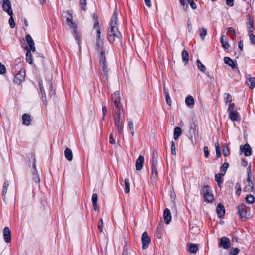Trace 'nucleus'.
<instances>
[{"instance_id": "obj_1", "label": "nucleus", "mask_w": 255, "mask_h": 255, "mask_svg": "<svg viewBox=\"0 0 255 255\" xmlns=\"http://www.w3.org/2000/svg\"><path fill=\"white\" fill-rule=\"evenodd\" d=\"M117 10H116L110 22V27L107 32V39L111 43L116 42L121 44L122 35L117 27Z\"/></svg>"}, {"instance_id": "obj_2", "label": "nucleus", "mask_w": 255, "mask_h": 255, "mask_svg": "<svg viewBox=\"0 0 255 255\" xmlns=\"http://www.w3.org/2000/svg\"><path fill=\"white\" fill-rule=\"evenodd\" d=\"M39 88L42 95L43 101H45V104H46V92L48 93L49 97H51L55 94V90L53 89L52 82L50 80L44 81V82L42 81H39Z\"/></svg>"}, {"instance_id": "obj_3", "label": "nucleus", "mask_w": 255, "mask_h": 255, "mask_svg": "<svg viewBox=\"0 0 255 255\" xmlns=\"http://www.w3.org/2000/svg\"><path fill=\"white\" fill-rule=\"evenodd\" d=\"M244 192L250 193H255L254 178L252 176L250 166L247 168V178L244 182Z\"/></svg>"}, {"instance_id": "obj_4", "label": "nucleus", "mask_w": 255, "mask_h": 255, "mask_svg": "<svg viewBox=\"0 0 255 255\" xmlns=\"http://www.w3.org/2000/svg\"><path fill=\"white\" fill-rule=\"evenodd\" d=\"M69 16L66 18L67 24L70 27V28L73 29V34L76 40L79 41L80 36L76 30L77 24L73 21L72 13L71 11H67L66 12Z\"/></svg>"}, {"instance_id": "obj_5", "label": "nucleus", "mask_w": 255, "mask_h": 255, "mask_svg": "<svg viewBox=\"0 0 255 255\" xmlns=\"http://www.w3.org/2000/svg\"><path fill=\"white\" fill-rule=\"evenodd\" d=\"M94 28L96 31V47L95 49L97 51L103 50V42L100 37L101 32L99 27V23L97 18L95 19V22L94 24Z\"/></svg>"}, {"instance_id": "obj_6", "label": "nucleus", "mask_w": 255, "mask_h": 255, "mask_svg": "<svg viewBox=\"0 0 255 255\" xmlns=\"http://www.w3.org/2000/svg\"><path fill=\"white\" fill-rule=\"evenodd\" d=\"M113 111L114 113V118L115 124L117 127L119 133L121 134L122 132L123 129L121 109H118V112H117L116 110Z\"/></svg>"}, {"instance_id": "obj_7", "label": "nucleus", "mask_w": 255, "mask_h": 255, "mask_svg": "<svg viewBox=\"0 0 255 255\" xmlns=\"http://www.w3.org/2000/svg\"><path fill=\"white\" fill-rule=\"evenodd\" d=\"M111 99L114 102L115 107L113 108V110H116L117 112H118V109H120L121 105L120 102L119 92L118 91L115 92L111 96Z\"/></svg>"}, {"instance_id": "obj_8", "label": "nucleus", "mask_w": 255, "mask_h": 255, "mask_svg": "<svg viewBox=\"0 0 255 255\" xmlns=\"http://www.w3.org/2000/svg\"><path fill=\"white\" fill-rule=\"evenodd\" d=\"M25 70L22 69H21L19 72L15 74L14 79V82L17 84H20L25 80Z\"/></svg>"}, {"instance_id": "obj_9", "label": "nucleus", "mask_w": 255, "mask_h": 255, "mask_svg": "<svg viewBox=\"0 0 255 255\" xmlns=\"http://www.w3.org/2000/svg\"><path fill=\"white\" fill-rule=\"evenodd\" d=\"M142 244V248L143 249H146L148 248V245L150 242V239L146 232H144L143 233L141 237Z\"/></svg>"}, {"instance_id": "obj_10", "label": "nucleus", "mask_w": 255, "mask_h": 255, "mask_svg": "<svg viewBox=\"0 0 255 255\" xmlns=\"http://www.w3.org/2000/svg\"><path fill=\"white\" fill-rule=\"evenodd\" d=\"M219 246L224 249H228L231 246L230 240L226 237H223L220 239Z\"/></svg>"}, {"instance_id": "obj_11", "label": "nucleus", "mask_w": 255, "mask_h": 255, "mask_svg": "<svg viewBox=\"0 0 255 255\" xmlns=\"http://www.w3.org/2000/svg\"><path fill=\"white\" fill-rule=\"evenodd\" d=\"M2 8L3 10L6 12L8 15H13V12L11 10V2L9 0H3Z\"/></svg>"}, {"instance_id": "obj_12", "label": "nucleus", "mask_w": 255, "mask_h": 255, "mask_svg": "<svg viewBox=\"0 0 255 255\" xmlns=\"http://www.w3.org/2000/svg\"><path fill=\"white\" fill-rule=\"evenodd\" d=\"M238 213L242 219H247V212L246 211V206L244 204H241L238 207Z\"/></svg>"}, {"instance_id": "obj_13", "label": "nucleus", "mask_w": 255, "mask_h": 255, "mask_svg": "<svg viewBox=\"0 0 255 255\" xmlns=\"http://www.w3.org/2000/svg\"><path fill=\"white\" fill-rule=\"evenodd\" d=\"M240 149L246 156H249L252 154V149L248 144L240 146Z\"/></svg>"}, {"instance_id": "obj_14", "label": "nucleus", "mask_w": 255, "mask_h": 255, "mask_svg": "<svg viewBox=\"0 0 255 255\" xmlns=\"http://www.w3.org/2000/svg\"><path fill=\"white\" fill-rule=\"evenodd\" d=\"M3 234L4 241L7 243H10L11 240V237L9 228L7 227H5L3 229Z\"/></svg>"}, {"instance_id": "obj_15", "label": "nucleus", "mask_w": 255, "mask_h": 255, "mask_svg": "<svg viewBox=\"0 0 255 255\" xmlns=\"http://www.w3.org/2000/svg\"><path fill=\"white\" fill-rule=\"evenodd\" d=\"M157 165V160L156 158L153 157L152 161V176L154 178H156L158 176Z\"/></svg>"}, {"instance_id": "obj_16", "label": "nucleus", "mask_w": 255, "mask_h": 255, "mask_svg": "<svg viewBox=\"0 0 255 255\" xmlns=\"http://www.w3.org/2000/svg\"><path fill=\"white\" fill-rule=\"evenodd\" d=\"M164 222L166 224H169L171 220V214L169 209L166 208L163 212Z\"/></svg>"}, {"instance_id": "obj_17", "label": "nucleus", "mask_w": 255, "mask_h": 255, "mask_svg": "<svg viewBox=\"0 0 255 255\" xmlns=\"http://www.w3.org/2000/svg\"><path fill=\"white\" fill-rule=\"evenodd\" d=\"M27 44L29 47L30 50L34 52L35 51V47L34 46V42L30 35H27L25 37Z\"/></svg>"}, {"instance_id": "obj_18", "label": "nucleus", "mask_w": 255, "mask_h": 255, "mask_svg": "<svg viewBox=\"0 0 255 255\" xmlns=\"http://www.w3.org/2000/svg\"><path fill=\"white\" fill-rule=\"evenodd\" d=\"M144 162V158L143 156L140 155L136 161V169L140 170L142 169Z\"/></svg>"}, {"instance_id": "obj_19", "label": "nucleus", "mask_w": 255, "mask_h": 255, "mask_svg": "<svg viewBox=\"0 0 255 255\" xmlns=\"http://www.w3.org/2000/svg\"><path fill=\"white\" fill-rule=\"evenodd\" d=\"M229 117L232 121H239L240 120L239 113L236 111H229Z\"/></svg>"}, {"instance_id": "obj_20", "label": "nucleus", "mask_w": 255, "mask_h": 255, "mask_svg": "<svg viewBox=\"0 0 255 255\" xmlns=\"http://www.w3.org/2000/svg\"><path fill=\"white\" fill-rule=\"evenodd\" d=\"M246 83L250 88L253 89L255 86V78L251 77L250 75L246 76Z\"/></svg>"}, {"instance_id": "obj_21", "label": "nucleus", "mask_w": 255, "mask_h": 255, "mask_svg": "<svg viewBox=\"0 0 255 255\" xmlns=\"http://www.w3.org/2000/svg\"><path fill=\"white\" fill-rule=\"evenodd\" d=\"M216 212L218 215V216L219 218L222 217L225 214V209L223 204L221 203H219L218 204Z\"/></svg>"}, {"instance_id": "obj_22", "label": "nucleus", "mask_w": 255, "mask_h": 255, "mask_svg": "<svg viewBox=\"0 0 255 255\" xmlns=\"http://www.w3.org/2000/svg\"><path fill=\"white\" fill-rule=\"evenodd\" d=\"M22 118L23 124L26 126H29L30 124L31 119V117L29 115L27 114H24L22 115Z\"/></svg>"}, {"instance_id": "obj_23", "label": "nucleus", "mask_w": 255, "mask_h": 255, "mask_svg": "<svg viewBox=\"0 0 255 255\" xmlns=\"http://www.w3.org/2000/svg\"><path fill=\"white\" fill-rule=\"evenodd\" d=\"M221 43L222 47L224 49H228L229 47V44L227 37L225 35H222L221 38Z\"/></svg>"}, {"instance_id": "obj_24", "label": "nucleus", "mask_w": 255, "mask_h": 255, "mask_svg": "<svg viewBox=\"0 0 255 255\" xmlns=\"http://www.w3.org/2000/svg\"><path fill=\"white\" fill-rule=\"evenodd\" d=\"M224 62L231 66L233 69L236 68V64H235L233 60L229 57H225L224 58Z\"/></svg>"}, {"instance_id": "obj_25", "label": "nucleus", "mask_w": 255, "mask_h": 255, "mask_svg": "<svg viewBox=\"0 0 255 255\" xmlns=\"http://www.w3.org/2000/svg\"><path fill=\"white\" fill-rule=\"evenodd\" d=\"M185 103L187 106L192 108L194 105V99L192 96H188L186 98Z\"/></svg>"}, {"instance_id": "obj_26", "label": "nucleus", "mask_w": 255, "mask_h": 255, "mask_svg": "<svg viewBox=\"0 0 255 255\" xmlns=\"http://www.w3.org/2000/svg\"><path fill=\"white\" fill-rule=\"evenodd\" d=\"M64 155L65 158L68 161H71L73 159V154L72 151L69 148H66L64 151Z\"/></svg>"}, {"instance_id": "obj_27", "label": "nucleus", "mask_w": 255, "mask_h": 255, "mask_svg": "<svg viewBox=\"0 0 255 255\" xmlns=\"http://www.w3.org/2000/svg\"><path fill=\"white\" fill-rule=\"evenodd\" d=\"M98 196L97 194L94 193L92 196V203L94 210L96 211L98 209V206L97 204Z\"/></svg>"}, {"instance_id": "obj_28", "label": "nucleus", "mask_w": 255, "mask_h": 255, "mask_svg": "<svg viewBox=\"0 0 255 255\" xmlns=\"http://www.w3.org/2000/svg\"><path fill=\"white\" fill-rule=\"evenodd\" d=\"M181 128L179 127H176L174 130V138L177 140L181 133Z\"/></svg>"}, {"instance_id": "obj_29", "label": "nucleus", "mask_w": 255, "mask_h": 255, "mask_svg": "<svg viewBox=\"0 0 255 255\" xmlns=\"http://www.w3.org/2000/svg\"><path fill=\"white\" fill-rule=\"evenodd\" d=\"M181 55L182 61L185 63V64H186L189 60V54L188 51L186 50H183Z\"/></svg>"}, {"instance_id": "obj_30", "label": "nucleus", "mask_w": 255, "mask_h": 255, "mask_svg": "<svg viewBox=\"0 0 255 255\" xmlns=\"http://www.w3.org/2000/svg\"><path fill=\"white\" fill-rule=\"evenodd\" d=\"M99 63L100 65L103 64V63H106V60L105 56V50H101L100 55L99 56Z\"/></svg>"}, {"instance_id": "obj_31", "label": "nucleus", "mask_w": 255, "mask_h": 255, "mask_svg": "<svg viewBox=\"0 0 255 255\" xmlns=\"http://www.w3.org/2000/svg\"><path fill=\"white\" fill-rule=\"evenodd\" d=\"M227 34L231 37L233 40H235L236 38V34L235 30L232 27H229L227 29Z\"/></svg>"}, {"instance_id": "obj_32", "label": "nucleus", "mask_w": 255, "mask_h": 255, "mask_svg": "<svg viewBox=\"0 0 255 255\" xmlns=\"http://www.w3.org/2000/svg\"><path fill=\"white\" fill-rule=\"evenodd\" d=\"M224 173H220L218 174H217L215 176V181L217 182L218 185L219 187H220L222 181L221 180V179L222 177L224 176Z\"/></svg>"}, {"instance_id": "obj_33", "label": "nucleus", "mask_w": 255, "mask_h": 255, "mask_svg": "<svg viewBox=\"0 0 255 255\" xmlns=\"http://www.w3.org/2000/svg\"><path fill=\"white\" fill-rule=\"evenodd\" d=\"M204 197L205 200L208 202H211L214 199V196L211 192L204 195Z\"/></svg>"}, {"instance_id": "obj_34", "label": "nucleus", "mask_w": 255, "mask_h": 255, "mask_svg": "<svg viewBox=\"0 0 255 255\" xmlns=\"http://www.w3.org/2000/svg\"><path fill=\"white\" fill-rule=\"evenodd\" d=\"M125 192L126 193H128L130 191V183L128 179H125Z\"/></svg>"}, {"instance_id": "obj_35", "label": "nucleus", "mask_w": 255, "mask_h": 255, "mask_svg": "<svg viewBox=\"0 0 255 255\" xmlns=\"http://www.w3.org/2000/svg\"><path fill=\"white\" fill-rule=\"evenodd\" d=\"M246 202L249 204L253 203L255 201V198L253 195L252 194H249L247 195L245 197Z\"/></svg>"}, {"instance_id": "obj_36", "label": "nucleus", "mask_w": 255, "mask_h": 255, "mask_svg": "<svg viewBox=\"0 0 255 255\" xmlns=\"http://www.w3.org/2000/svg\"><path fill=\"white\" fill-rule=\"evenodd\" d=\"M215 147L216 148V156L217 158H220L221 156V153L220 149V145L218 142L215 143Z\"/></svg>"}, {"instance_id": "obj_37", "label": "nucleus", "mask_w": 255, "mask_h": 255, "mask_svg": "<svg viewBox=\"0 0 255 255\" xmlns=\"http://www.w3.org/2000/svg\"><path fill=\"white\" fill-rule=\"evenodd\" d=\"M222 148L223 155L226 157L229 156L230 155V150L227 145L224 144Z\"/></svg>"}, {"instance_id": "obj_38", "label": "nucleus", "mask_w": 255, "mask_h": 255, "mask_svg": "<svg viewBox=\"0 0 255 255\" xmlns=\"http://www.w3.org/2000/svg\"><path fill=\"white\" fill-rule=\"evenodd\" d=\"M100 66L102 69L104 75L106 76V78H107L108 74V69L107 68V63L105 64L103 63V64L100 65Z\"/></svg>"}, {"instance_id": "obj_39", "label": "nucleus", "mask_w": 255, "mask_h": 255, "mask_svg": "<svg viewBox=\"0 0 255 255\" xmlns=\"http://www.w3.org/2000/svg\"><path fill=\"white\" fill-rule=\"evenodd\" d=\"M31 50H28L26 53V60L29 64H32L33 62V60L32 58V54L31 53Z\"/></svg>"}, {"instance_id": "obj_40", "label": "nucleus", "mask_w": 255, "mask_h": 255, "mask_svg": "<svg viewBox=\"0 0 255 255\" xmlns=\"http://www.w3.org/2000/svg\"><path fill=\"white\" fill-rule=\"evenodd\" d=\"M247 25L248 26V32L249 33H252L253 31V21L252 20L250 19V17H249V21L247 23Z\"/></svg>"}, {"instance_id": "obj_41", "label": "nucleus", "mask_w": 255, "mask_h": 255, "mask_svg": "<svg viewBox=\"0 0 255 255\" xmlns=\"http://www.w3.org/2000/svg\"><path fill=\"white\" fill-rule=\"evenodd\" d=\"M196 62L198 69L202 72H205L206 70L205 66L201 63V62L199 59H197Z\"/></svg>"}, {"instance_id": "obj_42", "label": "nucleus", "mask_w": 255, "mask_h": 255, "mask_svg": "<svg viewBox=\"0 0 255 255\" xmlns=\"http://www.w3.org/2000/svg\"><path fill=\"white\" fill-rule=\"evenodd\" d=\"M224 101L226 104L228 102L229 103H231L232 101L231 95L229 93H225L224 94Z\"/></svg>"}, {"instance_id": "obj_43", "label": "nucleus", "mask_w": 255, "mask_h": 255, "mask_svg": "<svg viewBox=\"0 0 255 255\" xmlns=\"http://www.w3.org/2000/svg\"><path fill=\"white\" fill-rule=\"evenodd\" d=\"M207 29L204 28H202L200 29V36L202 40L204 39L206 35L207 34Z\"/></svg>"}, {"instance_id": "obj_44", "label": "nucleus", "mask_w": 255, "mask_h": 255, "mask_svg": "<svg viewBox=\"0 0 255 255\" xmlns=\"http://www.w3.org/2000/svg\"><path fill=\"white\" fill-rule=\"evenodd\" d=\"M198 250V246L196 244H190L189 246V251L191 253H195Z\"/></svg>"}, {"instance_id": "obj_45", "label": "nucleus", "mask_w": 255, "mask_h": 255, "mask_svg": "<svg viewBox=\"0 0 255 255\" xmlns=\"http://www.w3.org/2000/svg\"><path fill=\"white\" fill-rule=\"evenodd\" d=\"M9 186V184L8 183V181H6L4 183V184H3V191H2V196H4L5 195V194H6L7 193V188Z\"/></svg>"}, {"instance_id": "obj_46", "label": "nucleus", "mask_w": 255, "mask_h": 255, "mask_svg": "<svg viewBox=\"0 0 255 255\" xmlns=\"http://www.w3.org/2000/svg\"><path fill=\"white\" fill-rule=\"evenodd\" d=\"M235 188L236 189V194L238 196H240L241 192V187L240 184L237 183L235 185Z\"/></svg>"}, {"instance_id": "obj_47", "label": "nucleus", "mask_w": 255, "mask_h": 255, "mask_svg": "<svg viewBox=\"0 0 255 255\" xmlns=\"http://www.w3.org/2000/svg\"><path fill=\"white\" fill-rule=\"evenodd\" d=\"M203 192L204 195L209 193H211V190L210 187L208 185H204L203 188Z\"/></svg>"}, {"instance_id": "obj_48", "label": "nucleus", "mask_w": 255, "mask_h": 255, "mask_svg": "<svg viewBox=\"0 0 255 255\" xmlns=\"http://www.w3.org/2000/svg\"><path fill=\"white\" fill-rule=\"evenodd\" d=\"M80 4L81 9L85 11L86 6V0H80Z\"/></svg>"}, {"instance_id": "obj_49", "label": "nucleus", "mask_w": 255, "mask_h": 255, "mask_svg": "<svg viewBox=\"0 0 255 255\" xmlns=\"http://www.w3.org/2000/svg\"><path fill=\"white\" fill-rule=\"evenodd\" d=\"M228 167H229V164L227 162H225L223 164V165H222V166H221V170L222 172H223L225 174V173L226 172Z\"/></svg>"}, {"instance_id": "obj_50", "label": "nucleus", "mask_w": 255, "mask_h": 255, "mask_svg": "<svg viewBox=\"0 0 255 255\" xmlns=\"http://www.w3.org/2000/svg\"><path fill=\"white\" fill-rule=\"evenodd\" d=\"M10 16V18L9 19V23L11 28H13L15 25L14 21V19L12 17V15H9Z\"/></svg>"}, {"instance_id": "obj_51", "label": "nucleus", "mask_w": 255, "mask_h": 255, "mask_svg": "<svg viewBox=\"0 0 255 255\" xmlns=\"http://www.w3.org/2000/svg\"><path fill=\"white\" fill-rule=\"evenodd\" d=\"M6 69L4 65H3L2 63H0V74H4L6 73Z\"/></svg>"}, {"instance_id": "obj_52", "label": "nucleus", "mask_w": 255, "mask_h": 255, "mask_svg": "<svg viewBox=\"0 0 255 255\" xmlns=\"http://www.w3.org/2000/svg\"><path fill=\"white\" fill-rule=\"evenodd\" d=\"M171 154L173 155H175L176 154V148L175 146L174 142L173 141H171Z\"/></svg>"}, {"instance_id": "obj_53", "label": "nucleus", "mask_w": 255, "mask_h": 255, "mask_svg": "<svg viewBox=\"0 0 255 255\" xmlns=\"http://www.w3.org/2000/svg\"><path fill=\"white\" fill-rule=\"evenodd\" d=\"M33 179L36 183H38L40 181V178L37 174V171L33 174Z\"/></svg>"}, {"instance_id": "obj_54", "label": "nucleus", "mask_w": 255, "mask_h": 255, "mask_svg": "<svg viewBox=\"0 0 255 255\" xmlns=\"http://www.w3.org/2000/svg\"><path fill=\"white\" fill-rule=\"evenodd\" d=\"M233 111H236L235 110V105L234 103L231 102V103H229V105L228 106V112Z\"/></svg>"}, {"instance_id": "obj_55", "label": "nucleus", "mask_w": 255, "mask_h": 255, "mask_svg": "<svg viewBox=\"0 0 255 255\" xmlns=\"http://www.w3.org/2000/svg\"><path fill=\"white\" fill-rule=\"evenodd\" d=\"M103 221L102 219H100L99 223H98V229L99 230L100 232H102L103 231Z\"/></svg>"}, {"instance_id": "obj_56", "label": "nucleus", "mask_w": 255, "mask_h": 255, "mask_svg": "<svg viewBox=\"0 0 255 255\" xmlns=\"http://www.w3.org/2000/svg\"><path fill=\"white\" fill-rule=\"evenodd\" d=\"M249 38L252 44H255V36L252 33H249Z\"/></svg>"}, {"instance_id": "obj_57", "label": "nucleus", "mask_w": 255, "mask_h": 255, "mask_svg": "<svg viewBox=\"0 0 255 255\" xmlns=\"http://www.w3.org/2000/svg\"><path fill=\"white\" fill-rule=\"evenodd\" d=\"M240 251V250L238 248H234L232 251L230 252L229 255H237Z\"/></svg>"}, {"instance_id": "obj_58", "label": "nucleus", "mask_w": 255, "mask_h": 255, "mask_svg": "<svg viewBox=\"0 0 255 255\" xmlns=\"http://www.w3.org/2000/svg\"><path fill=\"white\" fill-rule=\"evenodd\" d=\"M188 0V2L190 4V6L191 7V8L193 9H196V4L194 3V2L193 1V0Z\"/></svg>"}, {"instance_id": "obj_59", "label": "nucleus", "mask_w": 255, "mask_h": 255, "mask_svg": "<svg viewBox=\"0 0 255 255\" xmlns=\"http://www.w3.org/2000/svg\"><path fill=\"white\" fill-rule=\"evenodd\" d=\"M122 255H128V246H124L122 253Z\"/></svg>"}, {"instance_id": "obj_60", "label": "nucleus", "mask_w": 255, "mask_h": 255, "mask_svg": "<svg viewBox=\"0 0 255 255\" xmlns=\"http://www.w3.org/2000/svg\"><path fill=\"white\" fill-rule=\"evenodd\" d=\"M107 108L106 106H103L102 107V114H103V117H102V120H105V116L106 115L107 113Z\"/></svg>"}, {"instance_id": "obj_61", "label": "nucleus", "mask_w": 255, "mask_h": 255, "mask_svg": "<svg viewBox=\"0 0 255 255\" xmlns=\"http://www.w3.org/2000/svg\"><path fill=\"white\" fill-rule=\"evenodd\" d=\"M204 152L205 157L206 158H208L209 155V152L207 146L204 147Z\"/></svg>"}, {"instance_id": "obj_62", "label": "nucleus", "mask_w": 255, "mask_h": 255, "mask_svg": "<svg viewBox=\"0 0 255 255\" xmlns=\"http://www.w3.org/2000/svg\"><path fill=\"white\" fill-rule=\"evenodd\" d=\"M226 4L232 7L234 5V0H225Z\"/></svg>"}, {"instance_id": "obj_63", "label": "nucleus", "mask_w": 255, "mask_h": 255, "mask_svg": "<svg viewBox=\"0 0 255 255\" xmlns=\"http://www.w3.org/2000/svg\"><path fill=\"white\" fill-rule=\"evenodd\" d=\"M166 101L167 103L169 105H171V99H170V96L169 95V94L168 93H166Z\"/></svg>"}, {"instance_id": "obj_64", "label": "nucleus", "mask_w": 255, "mask_h": 255, "mask_svg": "<svg viewBox=\"0 0 255 255\" xmlns=\"http://www.w3.org/2000/svg\"><path fill=\"white\" fill-rule=\"evenodd\" d=\"M109 142L111 144H115L116 142L114 138L113 135L112 134H111L109 136Z\"/></svg>"}]
</instances>
